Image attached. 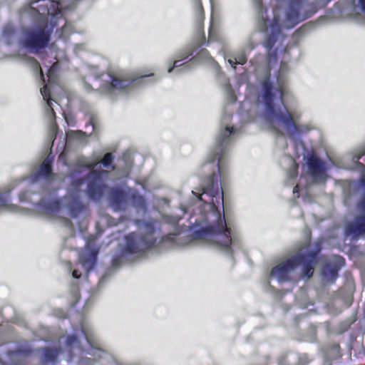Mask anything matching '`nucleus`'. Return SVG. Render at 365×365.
Returning a JSON list of instances; mask_svg holds the SVG:
<instances>
[{"label":"nucleus","instance_id":"29","mask_svg":"<svg viewBox=\"0 0 365 365\" xmlns=\"http://www.w3.org/2000/svg\"><path fill=\"white\" fill-rule=\"evenodd\" d=\"M98 164H99V163H96V164H95V165H93V170L92 173H93V175H96V171H97V167L98 166Z\"/></svg>","mask_w":365,"mask_h":365},{"label":"nucleus","instance_id":"23","mask_svg":"<svg viewBox=\"0 0 365 365\" xmlns=\"http://www.w3.org/2000/svg\"><path fill=\"white\" fill-rule=\"evenodd\" d=\"M56 63H57V62L54 63L52 65L51 68L48 70V78H49V81H51V78H52V76H53V73H54V70H55V67H56Z\"/></svg>","mask_w":365,"mask_h":365},{"label":"nucleus","instance_id":"6","mask_svg":"<svg viewBox=\"0 0 365 365\" xmlns=\"http://www.w3.org/2000/svg\"><path fill=\"white\" fill-rule=\"evenodd\" d=\"M346 234L356 238L365 234V195L359 202L356 209V216L346 227Z\"/></svg>","mask_w":365,"mask_h":365},{"label":"nucleus","instance_id":"1","mask_svg":"<svg viewBox=\"0 0 365 365\" xmlns=\"http://www.w3.org/2000/svg\"><path fill=\"white\" fill-rule=\"evenodd\" d=\"M235 131L233 128L226 125L225 128L220 130L217 139V148L214 154L209 157L208 162H214L218 159V171L220 177L221 192L217 183V175L213 173L208 179L207 184L202 187V195L208 197V199L200 197L201 201L207 202L204 206L207 210L205 218L207 222L203 237L211 244L221 249L228 250L230 245H235L236 239L230 228L227 227L225 217L222 216L216 207L217 204H224L222 185L225 177L223 174L222 157L225 152L226 146L231 140Z\"/></svg>","mask_w":365,"mask_h":365},{"label":"nucleus","instance_id":"28","mask_svg":"<svg viewBox=\"0 0 365 365\" xmlns=\"http://www.w3.org/2000/svg\"><path fill=\"white\" fill-rule=\"evenodd\" d=\"M207 55H208V53H207V52L206 51H201L200 54H199V58L200 56H205V57H207Z\"/></svg>","mask_w":365,"mask_h":365},{"label":"nucleus","instance_id":"12","mask_svg":"<svg viewBox=\"0 0 365 365\" xmlns=\"http://www.w3.org/2000/svg\"><path fill=\"white\" fill-rule=\"evenodd\" d=\"M82 331L83 332L86 343L89 345V349H88V353L91 355H98L101 356L100 353H101V350L98 347V344L93 336L89 334L84 328H82Z\"/></svg>","mask_w":365,"mask_h":365},{"label":"nucleus","instance_id":"27","mask_svg":"<svg viewBox=\"0 0 365 365\" xmlns=\"http://www.w3.org/2000/svg\"><path fill=\"white\" fill-rule=\"evenodd\" d=\"M361 183L363 186L365 187V172L362 173L361 178Z\"/></svg>","mask_w":365,"mask_h":365},{"label":"nucleus","instance_id":"22","mask_svg":"<svg viewBox=\"0 0 365 365\" xmlns=\"http://www.w3.org/2000/svg\"><path fill=\"white\" fill-rule=\"evenodd\" d=\"M114 200H116L117 202L120 203L125 200V197L123 193H118L114 197Z\"/></svg>","mask_w":365,"mask_h":365},{"label":"nucleus","instance_id":"10","mask_svg":"<svg viewBox=\"0 0 365 365\" xmlns=\"http://www.w3.org/2000/svg\"><path fill=\"white\" fill-rule=\"evenodd\" d=\"M59 204L57 202H51L48 205L40 203L36 207L37 212L45 217H53L58 212Z\"/></svg>","mask_w":365,"mask_h":365},{"label":"nucleus","instance_id":"4","mask_svg":"<svg viewBox=\"0 0 365 365\" xmlns=\"http://www.w3.org/2000/svg\"><path fill=\"white\" fill-rule=\"evenodd\" d=\"M153 73L135 75L133 73H105L101 75L102 83L99 90L103 94L113 97L121 92H127L144 83L145 78Z\"/></svg>","mask_w":365,"mask_h":365},{"label":"nucleus","instance_id":"37","mask_svg":"<svg viewBox=\"0 0 365 365\" xmlns=\"http://www.w3.org/2000/svg\"><path fill=\"white\" fill-rule=\"evenodd\" d=\"M66 26V24L65 23L64 24V26H63V29H65V27Z\"/></svg>","mask_w":365,"mask_h":365},{"label":"nucleus","instance_id":"2","mask_svg":"<svg viewBox=\"0 0 365 365\" xmlns=\"http://www.w3.org/2000/svg\"><path fill=\"white\" fill-rule=\"evenodd\" d=\"M286 93L283 83L279 81L278 87L275 88L265 81L258 106L263 110L264 118L272 129L282 135L294 137L298 129L294 120V114L284 105L282 98Z\"/></svg>","mask_w":365,"mask_h":365},{"label":"nucleus","instance_id":"14","mask_svg":"<svg viewBox=\"0 0 365 365\" xmlns=\"http://www.w3.org/2000/svg\"><path fill=\"white\" fill-rule=\"evenodd\" d=\"M41 93L43 96V100L47 101L48 106L51 109V111L53 113V108H51L52 99L50 98V91L48 86H45L43 88H41Z\"/></svg>","mask_w":365,"mask_h":365},{"label":"nucleus","instance_id":"3","mask_svg":"<svg viewBox=\"0 0 365 365\" xmlns=\"http://www.w3.org/2000/svg\"><path fill=\"white\" fill-rule=\"evenodd\" d=\"M38 1L33 0L31 2L29 11L36 16L39 25L35 30L25 32L21 40L24 46L32 52L43 47L48 41V18L51 28L58 25L60 21H63L61 9H72L76 0H50L48 4L41 5L38 9H36L31 4Z\"/></svg>","mask_w":365,"mask_h":365},{"label":"nucleus","instance_id":"18","mask_svg":"<svg viewBox=\"0 0 365 365\" xmlns=\"http://www.w3.org/2000/svg\"><path fill=\"white\" fill-rule=\"evenodd\" d=\"M51 170V168L50 165V160L46 158L44 160L41 166V173L45 175H47L50 173Z\"/></svg>","mask_w":365,"mask_h":365},{"label":"nucleus","instance_id":"24","mask_svg":"<svg viewBox=\"0 0 365 365\" xmlns=\"http://www.w3.org/2000/svg\"><path fill=\"white\" fill-rule=\"evenodd\" d=\"M365 155V149L360 151V153L359 155H356L353 157V160H358L362 155Z\"/></svg>","mask_w":365,"mask_h":365},{"label":"nucleus","instance_id":"20","mask_svg":"<svg viewBox=\"0 0 365 365\" xmlns=\"http://www.w3.org/2000/svg\"><path fill=\"white\" fill-rule=\"evenodd\" d=\"M112 160H113V157H112L111 153H107L103 157L101 163L105 168H108L110 165Z\"/></svg>","mask_w":365,"mask_h":365},{"label":"nucleus","instance_id":"19","mask_svg":"<svg viewBox=\"0 0 365 365\" xmlns=\"http://www.w3.org/2000/svg\"><path fill=\"white\" fill-rule=\"evenodd\" d=\"M15 207L10 205L7 200L0 197V211L1 210H13Z\"/></svg>","mask_w":365,"mask_h":365},{"label":"nucleus","instance_id":"31","mask_svg":"<svg viewBox=\"0 0 365 365\" xmlns=\"http://www.w3.org/2000/svg\"><path fill=\"white\" fill-rule=\"evenodd\" d=\"M298 190H299V185H297L294 189H293V192L295 193L296 192H298Z\"/></svg>","mask_w":365,"mask_h":365},{"label":"nucleus","instance_id":"8","mask_svg":"<svg viewBox=\"0 0 365 365\" xmlns=\"http://www.w3.org/2000/svg\"><path fill=\"white\" fill-rule=\"evenodd\" d=\"M308 172L315 182L322 181L325 179L324 163L315 157L309 159L307 163Z\"/></svg>","mask_w":365,"mask_h":365},{"label":"nucleus","instance_id":"17","mask_svg":"<svg viewBox=\"0 0 365 365\" xmlns=\"http://www.w3.org/2000/svg\"><path fill=\"white\" fill-rule=\"evenodd\" d=\"M290 162V169L288 173V175L289 178H294L297 175V165L294 162L292 158H289Z\"/></svg>","mask_w":365,"mask_h":365},{"label":"nucleus","instance_id":"7","mask_svg":"<svg viewBox=\"0 0 365 365\" xmlns=\"http://www.w3.org/2000/svg\"><path fill=\"white\" fill-rule=\"evenodd\" d=\"M154 243L153 237L149 235L145 237H138L135 234L128 237V250L133 253L141 252L150 248Z\"/></svg>","mask_w":365,"mask_h":365},{"label":"nucleus","instance_id":"16","mask_svg":"<svg viewBox=\"0 0 365 365\" xmlns=\"http://www.w3.org/2000/svg\"><path fill=\"white\" fill-rule=\"evenodd\" d=\"M58 355V351L53 349L46 350L45 351V361L46 363L53 362Z\"/></svg>","mask_w":365,"mask_h":365},{"label":"nucleus","instance_id":"33","mask_svg":"<svg viewBox=\"0 0 365 365\" xmlns=\"http://www.w3.org/2000/svg\"><path fill=\"white\" fill-rule=\"evenodd\" d=\"M103 173H106V172H104V171H102V173H101L98 174V178H101V176H102V175H103Z\"/></svg>","mask_w":365,"mask_h":365},{"label":"nucleus","instance_id":"30","mask_svg":"<svg viewBox=\"0 0 365 365\" xmlns=\"http://www.w3.org/2000/svg\"><path fill=\"white\" fill-rule=\"evenodd\" d=\"M192 51H189L186 53V54L183 56V58H187V56H190L192 54Z\"/></svg>","mask_w":365,"mask_h":365},{"label":"nucleus","instance_id":"25","mask_svg":"<svg viewBox=\"0 0 365 365\" xmlns=\"http://www.w3.org/2000/svg\"><path fill=\"white\" fill-rule=\"evenodd\" d=\"M33 64H34V66L35 67V68L40 70L41 76H43L42 71H41V67L39 66V63L36 61L33 60Z\"/></svg>","mask_w":365,"mask_h":365},{"label":"nucleus","instance_id":"15","mask_svg":"<svg viewBox=\"0 0 365 365\" xmlns=\"http://www.w3.org/2000/svg\"><path fill=\"white\" fill-rule=\"evenodd\" d=\"M66 346L69 348L72 351H74L76 349L79 351L80 347L78 345V341L75 336H68L66 341Z\"/></svg>","mask_w":365,"mask_h":365},{"label":"nucleus","instance_id":"21","mask_svg":"<svg viewBox=\"0 0 365 365\" xmlns=\"http://www.w3.org/2000/svg\"><path fill=\"white\" fill-rule=\"evenodd\" d=\"M181 66H187V63H183V64H179V61H175L173 63V66L168 68V73H171L174 68H178Z\"/></svg>","mask_w":365,"mask_h":365},{"label":"nucleus","instance_id":"5","mask_svg":"<svg viewBox=\"0 0 365 365\" xmlns=\"http://www.w3.org/2000/svg\"><path fill=\"white\" fill-rule=\"evenodd\" d=\"M302 250L299 256L293 257L281 262L273 267L270 272V277L276 279L282 282L289 279V274L299 267L302 269V277L309 278L314 272V264L315 255L309 254L304 256Z\"/></svg>","mask_w":365,"mask_h":365},{"label":"nucleus","instance_id":"11","mask_svg":"<svg viewBox=\"0 0 365 365\" xmlns=\"http://www.w3.org/2000/svg\"><path fill=\"white\" fill-rule=\"evenodd\" d=\"M335 264L334 267H331L329 269V273L327 274V268L325 267L323 269V274L324 276L325 280H329L333 282L337 276V271L342 267L344 264V259L339 256H335L334 257Z\"/></svg>","mask_w":365,"mask_h":365},{"label":"nucleus","instance_id":"34","mask_svg":"<svg viewBox=\"0 0 365 365\" xmlns=\"http://www.w3.org/2000/svg\"><path fill=\"white\" fill-rule=\"evenodd\" d=\"M230 115H227V116L226 115V116L224 117L225 120H227V119H230Z\"/></svg>","mask_w":365,"mask_h":365},{"label":"nucleus","instance_id":"9","mask_svg":"<svg viewBox=\"0 0 365 365\" xmlns=\"http://www.w3.org/2000/svg\"><path fill=\"white\" fill-rule=\"evenodd\" d=\"M96 259V254L89 250L87 247L79 255L80 263L86 271H89L93 268Z\"/></svg>","mask_w":365,"mask_h":365},{"label":"nucleus","instance_id":"36","mask_svg":"<svg viewBox=\"0 0 365 365\" xmlns=\"http://www.w3.org/2000/svg\"><path fill=\"white\" fill-rule=\"evenodd\" d=\"M199 11H200V13H202V8H201V6H199ZM201 14H200V15H201Z\"/></svg>","mask_w":365,"mask_h":365},{"label":"nucleus","instance_id":"26","mask_svg":"<svg viewBox=\"0 0 365 365\" xmlns=\"http://www.w3.org/2000/svg\"><path fill=\"white\" fill-rule=\"evenodd\" d=\"M72 276L74 278H76V279H78L81 276V274L78 272V270L76 269H74L73 272H72Z\"/></svg>","mask_w":365,"mask_h":365},{"label":"nucleus","instance_id":"32","mask_svg":"<svg viewBox=\"0 0 365 365\" xmlns=\"http://www.w3.org/2000/svg\"><path fill=\"white\" fill-rule=\"evenodd\" d=\"M211 39H212V32L210 31V33H209V40H211Z\"/></svg>","mask_w":365,"mask_h":365},{"label":"nucleus","instance_id":"35","mask_svg":"<svg viewBox=\"0 0 365 365\" xmlns=\"http://www.w3.org/2000/svg\"><path fill=\"white\" fill-rule=\"evenodd\" d=\"M113 207H114L115 210H117L118 209V205H113Z\"/></svg>","mask_w":365,"mask_h":365},{"label":"nucleus","instance_id":"13","mask_svg":"<svg viewBox=\"0 0 365 365\" xmlns=\"http://www.w3.org/2000/svg\"><path fill=\"white\" fill-rule=\"evenodd\" d=\"M247 61V58L245 54L242 52L239 54L237 56L234 57L233 58H229L228 62L232 66H234L236 64H244Z\"/></svg>","mask_w":365,"mask_h":365}]
</instances>
